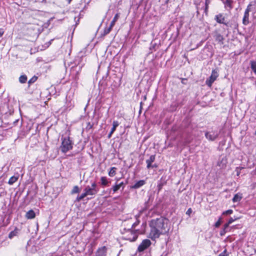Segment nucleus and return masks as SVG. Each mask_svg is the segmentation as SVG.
<instances>
[{
    "label": "nucleus",
    "instance_id": "473e14b6",
    "mask_svg": "<svg viewBox=\"0 0 256 256\" xmlns=\"http://www.w3.org/2000/svg\"><path fill=\"white\" fill-rule=\"evenodd\" d=\"M226 160H224V158H222V162L220 163H218V164L220 166L223 167L226 164Z\"/></svg>",
    "mask_w": 256,
    "mask_h": 256
},
{
    "label": "nucleus",
    "instance_id": "37998d69",
    "mask_svg": "<svg viewBox=\"0 0 256 256\" xmlns=\"http://www.w3.org/2000/svg\"><path fill=\"white\" fill-rule=\"evenodd\" d=\"M137 224L136 223H134L132 226V227H134V226H135Z\"/></svg>",
    "mask_w": 256,
    "mask_h": 256
},
{
    "label": "nucleus",
    "instance_id": "2eb2a0df",
    "mask_svg": "<svg viewBox=\"0 0 256 256\" xmlns=\"http://www.w3.org/2000/svg\"><path fill=\"white\" fill-rule=\"evenodd\" d=\"M18 176H12L9 179V180H8V184H10V185H12L16 182L17 181V180H18Z\"/></svg>",
    "mask_w": 256,
    "mask_h": 256
},
{
    "label": "nucleus",
    "instance_id": "ea45409f",
    "mask_svg": "<svg viewBox=\"0 0 256 256\" xmlns=\"http://www.w3.org/2000/svg\"><path fill=\"white\" fill-rule=\"evenodd\" d=\"M4 34V30L2 28H0V38L2 37Z\"/></svg>",
    "mask_w": 256,
    "mask_h": 256
},
{
    "label": "nucleus",
    "instance_id": "a878e982",
    "mask_svg": "<svg viewBox=\"0 0 256 256\" xmlns=\"http://www.w3.org/2000/svg\"><path fill=\"white\" fill-rule=\"evenodd\" d=\"M66 106L67 108H68L69 110H70L74 106V104L73 102H67Z\"/></svg>",
    "mask_w": 256,
    "mask_h": 256
},
{
    "label": "nucleus",
    "instance_id": "6e6552de",
    "mask_svg": "<svg viewBox=\"0 0 256 256\" xmlns=\"http://www.w3.org/2000/svg\"><path fill=\"white\" fill-rule=\"evenodd\" d=\"M214 20L219 24H226V23L224 22L225 18L222 14H218L215 16Z\"/></svg>",
    "mask_w": 256,
    "mask_h": 256
},
{
    "label": "nucleus",
    "instance_id": "bb28decb",
    "mask_svg": "<svg viewBox=\"0 0 256 256\" xmlns=\"http://www.w3.org/2000/svg\"><path fill=\"white\" fill-rule=\"evenodd\" d=\"M120 188L118 184H116L115 186H114L112 187V190L114 192H116L117 190H118Z\"/></svg>",
    "mask_w": 256,
    "mask_h": 256
},
{
    "label": "nucleus",
    "instance_id": "4468645a",
    "mask_svg": "<svg viewBox=\"0 0 256 256\" xmlns=\"http://www.w3.org/2000/svg\"><path fill=\"white\" fill-rule=\"evenodd\" d=\"M249 14H244V18L242 19V24L244 25H248L249 23Z\"/></svg>",
    "mask_w": 256,
    "mask_h": 256
},
{
    "label": "nucleus",
    "instance_id": "a18cd8bd",
    "mask_svg": "<svg viewBox=\"0 0 256 256\" xmlns=\"http://www.w3.org/2000/svg\"><path fill=\"white\" fill-rule=\"evenodd\" d=\"M240 175V172H237V176H238Z\"/></svg>",
    "mask_w": 256,
    "mask_h": 256
},
{
    "label": "nucleus",
    "instance_id": "de8ad7c7",
    "mask_svg": "<svg viewBox=\"0 0 256 256\" xmlns=\"http://www.w3.org/2000/svg\"><path fill=\"white\" fill-rule=\"evenodd\" d=\"M68 2L70 3L71 0H68Z\"/></svg>",
    "mask_w": 256,
    "mask_h": 256
},
{
    "label": "nucleus",
    "instance_id": "f704fd0d",
    "mask_svg": "<svg viewBox=\"0 0 256 256\" xmlns=\"http://www.w3.org/2000/svg\"><path fill=\"white\" fill-rule=\"evenodd\" d=\"M36 80V78L33 77L30 80H29L28 82V84H31V83L34 82Z\"/></svg>",
    "mask_w": 256,
    "mask_h": 256
},
{
    "label": "nucleus",
    "instance_id": "e433bc0d",
    "mask_svg": "<svg viewBox=\"0 0 256 256\" xmlns=\"http://www.w3.org/2000/svg\"><path fill=\"white\" fill-rule=\"evenodd\" d=\"M234 221V219H233L232 218H230L229 219V220H228V223L229 224H231L232 222H233Z\"/></svg>",
    "mask_w": 256,
    "mask_h": 256
},
{
    "label": "nucleus",
    "instance_id": "aec40b11",
    "mask_svg": "<svg viewBox=\"0 0 256 256\" xmlns=\"http://www.w3.org/2000/svg\"><path fill=\"white\" fill-rule=\"evenodd\" d=\"M18 234V229H15L14 230L11 232L9 234L8 238L11 239V238H13L14 236H17Z\"/></svg>",
    "mask_w": 256,
    "mask_h": 256
},
{
    "label": "nucleus",
    "instance_id": "49530a36",
    "mask_svg": "<svg viewBox=\"0 0 256 256\" xmlns=\"http://www.w3.org/2000/svg\"><path fill=\"white\" fill-rule=\"evenodd\" d=\"M153 166V167H152V168L156 167V165H154V166Z\"/></svg>",
    "mask_w": 256,
    "mask_h": 256
},
{
    "label": "nucleus",
    "instance_id": "c9c22d12",
    "mask_svg": "<svg viewBox=\"0 0 256 256\" xmlns=\"http://www.w3.org/2000/svg\"><path fill=\"white\" fill-rule=\"evenodd\" d=\"M192 212V210L191 208H189L186 212V214L190 216V214Z\"/></svg>",
    "mask_w": 256,
    "mask_h": 256
},
{
    "label": "nucleus",
    "instance_id": "58836bf2",
    "mask_svg": "<svg viewBox=\"0 0 256 256\" xmlns=\"http://www.w3.org/2000/svg\"><path fill=\"white\" fill-rule=\"evenodd\" d=\"M219 256H227V254H226V250H225L222 253L220 254Z\"/></svg>",
    "mask_w": 256,
    "mask_h": 256
},
{
    "label": "nucleus",
    "instance_id": "79ce46f5",
    "mask_svg": "<svg viewBox=\"0 0 256 256\" xmlns=\"http://www.w3.org/2000/svg\"><path fill=\"white\" fill-rule=\"evenodd\" d=\"M118 185L119 186L120 188L121 186H122L123 185H124V182H121L119 184H118Z\"/></svg>",
    "mask_w": 256,
    "mask_h": 256
},
{
    "label": "nucleus",
    "instance_id": "f03ea898",
    "mask_svg": "<svg viewBox=\"0 0 256 256\" xmlns=\"http://www.w3.org/2000/svg\"><path fill=\"white\" fill-rule=\"evenodd\" d=\"M98 190L96 188V184L95 182L92 183L91 186H86L84 190V192L80 195L78 196L76 198L77 202H80L83 200L85 197L90 196H94L96 195Z\"/></svg>",
    "mask_w": 256,
    "mask_h": 256
},
{
    "label": "nucleus",
    "instance_id": "7ed1b4c3",
    "mask_svg": "<svg viewBox=\"0 0 256 256\" xmlns=\"http://www.w3.org/2000/svg\"><path fill=\"white\" fill-rule=\"evenodd\" d=\"M72 142L70 138L66 137L62 138V144L60 146L62 152L66 153L72 148Z\"/></svg>",
    "mask_w": 256,
    "mask_h": 256
},
{
    "label": "nucleus",
    "instance_id": "6ab92c4d",
    "mask_svg": "<svg viewBox=\"0 0 256 256\" xmlns=\"http://www.w3.org/2000/svg\"><path fill=\"white\" fill-rule=\"evenodd\" d=\"M242 198V197L240 195L238 194H236L232 198V202H238L241 200Z\"/></svg>",
    "mask_w": 256,
    "mask_h": 256
},
{
    "label": "nucleus",
    "instance_id": "5701e85b",
    "mask_svg": "<svg viewBox=\"0 0 256 256\" xmlns=\"http://www.w3.org/2000/svg\"><path fill=\"white\" fill-rule=\"evenodd\" d=\"M119 122L118 121H114L112 122V128L111 129L112 132H114L116 128L118 126Z\"/></svg>",
    "mask_w": 256,
    "mask_h": 256
},
{
    "label": "nucleus",
    "instance_id": "a211bd4d",
    "mask_svg": "<svg viewBox=\"0 0 256 256\" xmlns=\"http://www.w3.org/2000/svg\"><path fill=\"white\" fill-rule=\"evenodd\" d=\"M101 184L103 186H106L108 185V182L107 178L106 176H102L100 178Z\"/></svg>",
    "mask_w": 256,
    "mask_h": 256
},
{
    "label": "nucleus",
    "instance_id": "412c9836",
    "mask_svg": "<svg viewBox=\"0 0 256 256\" xmlns=\"http://www.w3.org/2000/svg\"><path fill=\"white\" fill-rule=\"evenodd\" d=\"M27 81V76L26 75H22L19 78V82L21 84H24Z\"/></svg>",
    "mask_w": 256,
    "mask_h": 256
},
{
    "label": "nucleus",
    "instance_id": "3c124183",
    "mask_svg": "<svg viewBox=\"0 0 256 256\" xmlns=\"http://www.w3.org/2000/svg\"><path fill=\"white\" fill-rule=\"evenodd\" d=\"M222 1H223L224 0H221Z\"/></svg>",
    "mask_w": 256,
    "mask_h": 256
},
{
    "label": "nucleus",
    "instance_id": "f8f14e48",
    "mask_svg": "<svg viewBox=\"0 0 256 256\" xmlns=\"http://www.w3.org/2000/svg\"><path fill=\"white\" fill-rule=\"evenodd\" d=\"M224 4L226 8H228V10H230L232 8V2L231 0H226V1H222Z\"/></svg>",
    "mask_w": 256,
    "mask_h": 256
},
{
    "label": "nucleus",
    "instance_id": "f257e3e1",
    "mask_svg": "<svg viewBox=\"0 0 256 256\" xmlns=\"http://www.w3.org/2000/svg\"><path fill=\"white\" fill-rule=\"evenodd\" d=\"M168 224V220L164 217L152 220L150 223V230L149 238L152 240H155L160 235L168 233L170 230Z\"/></svg>",
    "mask_w": 256,
    "mask_h": 256
},
{
    "label": "nucleus",
    "instance_id": "4be33fe9",
    "mask_svg": "<svg viewBox=\"0 0 256 256\" xmlns=\"http://www.w3.org/2000/svg\"><path fill=\"white\" fill-rule=\"evenodd\" d=\"M210 0H205L204 13L206 15L208 14V5L210 4Z\"/></svg>",
    "mask_w": 256,
    "mask_h": 256
},
{
    "label": "nucleus",
    "instance_id": "8fccbe9b",
    "mask_svg": "<svg viewBox=\"0 0 256 256\" xmlns=\"http://www.w3.org/2000/svg\"><path fill=\"white\" fill-rule=\"evenodd\" d=\"M255 134L256 135V131L255 132Z\"/></svg>",
    "mask_w": 256,
    "mask_h": 256
},
{
    "label": "nucleus",
    "instance_id": "39448f33",
    "mask_svg": "<svg viewBox=\"0 0 256 256\" xmlns=\"http://www.w3.org/2000/svg\"><path fill=\"white\" fill-rule=\"evenodd\" d=\"M152 244L150 240L145 239L142 241L138 248V251L142 252L147 249Z\"/></svg>",
    "mask_w": 256,
    "mask_h": 256
},
{
    "label": "nucleus",
    "instance_id": "c85d7f7f",
    "mask_svg": "<svg viewBox=\"0 0 256 256\" xmlns=\"http://www.w3.org/2000/svg\"><path fill=\"white\" fill-rule=\"evenodd\" d=\"M112 28V27H110V26L108 28H106L104 30V34H108L111 31Z\"/></svg>",
    "mask_w": 256,
    "mask_h": 256
},
{
    "label": "nucleus",
    "instance_id": "cd10ccee",
    "mask_svg": "<svg viewBox=\"0 0 256 256\" xmlns=\"http://www.w3.org/2000/svg\"><path fill=\"white\" fill-rule=\"evenodd\" d=\"M222 223V218H218V220L215 223L214 226L216 228H218L220 226Z\"/></svg>",
    "mask_w": 256,
    "mask_h": 256
},
{
    "label": "nucleus",
    "instance_id": "c756f323",
    "mask_svg": "<svg viewBox=\"0 0 256 256\" xmlns=\"http://www.w3.org/2000/svg\"><path fill=\"white\" fill-rule=\"evenodd\" d=\"M252 6L251 4H249L245 10L244 13L249 14V12L250 10V6Z\"/></svg>",
    "mask_w": 256,
    "mask_h": 256
},
{
    "label": "nucleus",
    "instance_id": "1a4fd4ad",
    "mask_svg": "<svg viewBox=\"0 0 256 256\" xmlns=\"http://www.w3.org/2000/svg\"><path fill=\"white\" fill-rule=\"evenodd\" d=\"M106 248L105 246L102 247L98 250L96 256H106Z\"/></svg>",
    "mask_w": 256,
    "mask_h": 256
},
{
    "label": "nucleus",
    "instance_id": "dca6fc26",
    "mask_svg": "<svg viewBox=\"0 0 256 256\" xmlns=\"http://www.w3.org/2000/svg\"><path fill=\"white\" fill-rule=\"evenodd\" d=\"M119 17H120V16H119L118 14H116L114 16L112 20L110 22V27L112 28L114 26V25L115 24L116 22L118 20V19Z\"/></svg>",
    "mask_w": 256,
    "mask_h": 256
},
{
    "label": "nucleus",
    "instance_id": "b1692460",
    "mask_svg": "<svg viewBox=\"0 0 256 256\" xmlns=\"http://www.w3.org/2000/svg\"><path fill=\"white\" fill-rule=\"evenodd\" d=\"M80 192L79 187L77 186H74L72 190L71 191V194H74L78 193Z\"/></svg>",
    "mask_w": 256,
    "mask_h": 256
},
{
    "label": "nucleus",
    "instance_id": "2f4dec72",
    "mask_svg": "<svg viewBox=\"0 0 256 256\" xmlns=\"http://www.w3.org/2000/svg\"><path fill=\"white\" fill-rule=\"evenodd\" d=\"M195 4L196 5V9H197V12H198V11L199 10H200V9H202V8L200 7V2H195Z\"/></svg>",
    "mask_w": 256,
    "mask_h": 256
},
{
    "label": "nucleus",
    "instance_id": "9d476101",
    "mask_svg": "<svg viewBox=\"0 0 256 256\" xmlns=\"http://www.w3.org/2000/svg\"><path fill=\"white\" fill-rule=\"evenodd\" d=\"M155 160V156L152 155L150 156V158L146 160V163L147 164V168H150L151 167H153L152 166V164Z\"/></svg>",
    "mask_w": 256,
    "mask_h": 256
},
{
    "label": "nucleus",
    "instance_id": "4c0bfd02",
    "mask_svg": "<svg viewBox=\"0 0 256 256\" xmlns=\"http://www.w3.org/2000/svg\"><path fill=\"white\" fill-rule=\"evenodd\" d=\"M229 224L228 223L227 224H226L224 226V230H228V226H229Z\"/></svg>",
    "mask_w": 256,
    "mask_h": 256
},
{
    "label": "nucleus",
    "instance_id": "09e8293b",
    "mask_svg": "<svg viewBox=\"0 0 256 256\" xmlns=\"http://www.w3.org/2000/svg\"><path fill=\"white\" fill-rule=\"evenodd\" d=\"M136 217L137 218L138 216H136ZM138 217H139V216H138Z\"/></svg>",
    "mask_w": 256,
    "mask_h": 256
},
{
    "label": "nucleus",
    "instance_id": "9b49d317",
    "mask_svg": "<svg viewBox=\"0 0 256 256\" xmlns=\"http://www.w3.org/2000/svg\"><path fill=\"white\" fill-rule=\"evenodd\" d=\"M35 216L36 214L32 210H28L26 214V218L28 219H33Z\"/></svg>",
    "mask_w": 256,
    "mask_h": 256
},
{
    "label": "nucleus",
    "instance_id": "a19ab883",
    "mask_svg": "<svg viewBox=\"0 0 256 256\" xmlns=\"http://www.w3.org/2000/svg\"><path fill=\"white\" fill-rule=\"evenodd\" d=\"M114 132H112V130H110V132L109 133V134H108V138H110L111 136H112V134H113Z\"/></svg>",
    "mask_w": 256,
    "mask_h": 256
},
{
    "label": "nucleus",
    "instance_id": "f3484780",
    "mask_svg": "<svg viewBox=\"0 0 256 256\" xmlns=\"http://www.w3.org/2000/svg\"><path fill=\"white\" fill-rule=\"evenodd\" d=\"M116 168L115 167L111 168L110 171L108 172V176L112 177L116 174Z\"/></svg>",
    "mask_w": 256,
    "mask_h": 256
},
{
    "label": "nucleus",
    "instance_id": "72a5a7b5",
    "mask_svg": "<svg viewBox=\"0 0 256 256\" xmlns=\"http://www.w3.org/2000/svg\"><path fill=\"white\" fill-rule=\"evenodd\" d=\"M228 232V230H224V229H222L220 232V235L221 236H224L226 233Z\"/></svg>",
    "mask_w": 256,
    "mask_h": 256
},
{
    "label": "nucleus",
    "instance_id": "c03bdc74",
    "mask_svg": "<svg viewBox=\"0 0 256 256\" xmlns=\"http://www.w3.org/2000/svg\"><path fill=\"white\" fill-rule=\"evenodd\" d=\"M218 38H220L219 40H220V39H222V36H219Z\"/></svg>",
    "mask_w": 256,
    "mask_h": 256
},
{
    "label": "nucleus",
    "instance_id": "7c9ffc66",
    "mask_svg": "<svg viewBox=\"0 0 256 256\" xmlns=\"http://www.w3.org/2000/svg\"><path fill=\"white\" fill-rule=\"evenodd\" d=\"M232 210H228L223 212L222 214H230L232 213Z\"/></svg>",
    "mask_w": 256,
    "mask_h": 256
},
{
    "label": "nucleus",
    "instance_id": "20e7f679",
    "mask_svg": "<svg viewBox=\"0 0 256 256\" xmlns=\"http://www.w3.org/2000/svg\"><path fill=\"white\" fill-rule=\"evenodd\" d=\"M218 76V74L216 70H212L211 76L206 81V84L209 87H210L212 83L216 80Z\"/></svg>",
    "mask_w": 256,
    "mask_h": 256
},
{
    "label": "nucleus",
    "instance_id": "423d86ee",
    "mask_svg": "<svg viewBox=\"0 0 256 256\" xmlns=\"http://www.w3.org/2000/svg\"><path fill=\"white\" fill-rule=\"evenodd\" d=\"M218 132L217 131H210L205 133L206 138L210 141H214L217 138L218 136Z\"/></svg>",
    "mask_w": 256,
    "mask_h": 256
},
{
    "label": "nucleus",
    "instance_id": "393cba45",
    "mask_svg": "<svg viewBox=\"0 0 256 256\" xmlns=\"http://www.w3.org/2000/svg\"><path fill=\"white\" fill-rule=\"evenodd\" d=\"M250 66H251L252 70L256 74V62L251 61L250 62Z\"/></svg>",
    "mask_w": 256,
    "mask_h": 256
},
{
    "label": "nucleus",
    "instance_id": "0eeeda50",
    "mask_svg": "<svg viewBox=\"0 0 256 256\" xmlns=\"http://www.w3.org/2000/svg\"><path fill=\"white\" fill-rule=\"evenodd\" d=\"M138 236V233L132 230H129L128 232V234L125 236V239L130 242H134L136 240Z\"/></svg>",
    "mask_w": 256,
    "mask_h": 256
},
{
    "label": "nucleus",
    "instance_id": "ddd939ff",
    "mask_svg": "<svg viewBox=\"0 0 256 256\" xmlns=\"http://www.w3.org/2000/svg\"><path fill=\"white\" fill-rule=\"evenodd\" d=\"M146 184V182L144 180H140L137 182L132 186L133 188H138L142 186H144Z\"/></svg>",
    "mask_w": 256,
    "mask_h": 256
}]
</instances>
